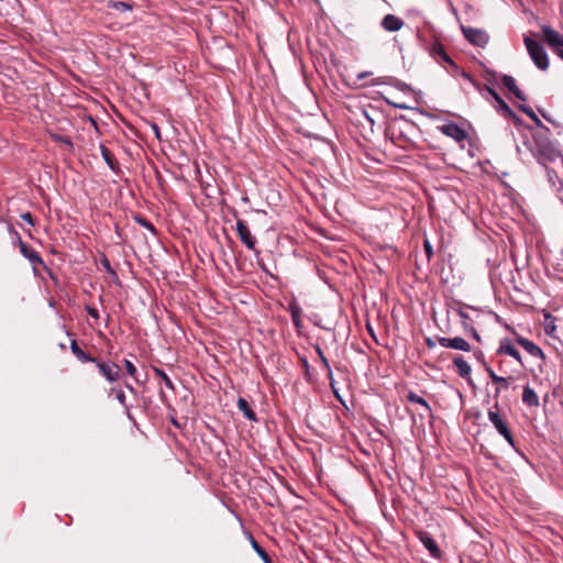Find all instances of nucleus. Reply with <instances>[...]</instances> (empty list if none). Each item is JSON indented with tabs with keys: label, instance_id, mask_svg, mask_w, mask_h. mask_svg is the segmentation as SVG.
Here are the masks:
<instances>
[{
	"label": "nucleus",
	"instance_id": "f257e3e1",
	"mask_svg": "<svg viewBox=\"0 0 563 563\" xmlns=\"http://www.w3.org/2000/svg\"><path fill=\"white\" fill-rule=\"evenodd\" d=\"M523 42L534 65L540 70H547L549 67V58L544 47L538 41L529 36H525Z\"/></svg>",
	"mask_w": 563,
	"mask_h": 563
},
{
	"label": "nucleus",
	"instance_id": "f03ea898",
	"mask_svg": "<svg viewBox=\"0 0 563 563\" xmlns=\"http://www.w3.org/2000/svg\"><path fill=\"white\" fill-rule=\"evenodd\" d=\"M484 91L492 96L494 100L493 106L498 114L511 121L517 126L521 124V119L511 110V108L504 101V99L495 89L490 88L489 86H485Z\"/></svg>",
	"mask_w": 563,
	"mask_h": 563
},
{
	"label": "nucleus",
	"instance_id": "7ed1b4c3",
	"mask_svg": "<svg viewBox=\"0 0 563 563\" xmlns=\"http://www.w3.org/2000/svg\"><path fill=\"white\" fill-rule=\"evenodd\" d=\"M488 420L497 430V432L512 446L515 448V440L512 433L508 427V422L500 416L498 411V404L496 402L492 409L488 410Z\"/></svg>",
	"mask_w": 563,
	"mask_h": 563
},
{
	"label": "nucleus",
	"instance_id": "20e7f679",
	"mask_svg": "<svg viewBox=\"0 0 563 563\" xmlns=\"http://www.w3.org/2000/svg\"><path fill=\"white\" fill-rule=\"evenodd\" d=\"M387 137L396 146L409 151L413 147V142L406 135L405 130L400 123H391L386 130Z\"/></svg>",
	"mask_w": 563,
	"mask_h": 563
},
{
	"label": "nucleus",
	"instance_id": "39448f33",
	"mask_svg": "<svg viewBox=\"0 0 563 563\" xmlns=\"http://www.w3.org/2000/svg\"><path fill=\"white\" fill-rule=\"evenodd\" d=\"M418 38L422 43L423 47L429 52L430 56L433 57L435 60L445 62L451 65L454 64L439 40L434 38V41H432L431 43H427L420 35V33H418Z\"/></svg>",
	"mask_w": 563,
	"mask_h": 563
},
{
	"label": "nucleus",
	"instance_id": "423d86ee",
	"mask_svg": "<svg viewBox=\"0 0 563 563\" xmlns=\"http://www.w3.org/2000/svg\"><path fill=\"white\" fill-rule=\"evenodd\" d=\"M543 38L551 49L561 58H563V36L549 25L541 26Z\"/></svg>",
	"mask_w": 563,
	"mask_h": 563
},
{
	"label": "nucleus",
	"instance_id": "0eeeda50",
	"mask_svg": "<svg viewBox=\"0 0 563 563\" xmlns=\"http://www.w3.org/2000/svg\"><path fill=\"white\" fill-rule=\"evenodd\" d=\"M100 375H102L109 383H115L120 379L121 368L117 363L98 361L93 362Z\"/></svg>",
	"mask_w": 563,
	"mask_h": 563
},
{
	"label": "nucleus",
	"instance_id": "6e6552de",
	"mask_svg": "<svg viewBox=\"0 0 563 563\" xmlns=\"http://www.w3.org/2000/svg\"><path fill=\"white\" fill-rule=\"evenodd\" d=\"M438 129L443 135L453 139L455 142L460 143L462 147H464V144L462 143L467 139V133L459 124L454 122H448L440 125Z\"/></svg>",
	"mask_w": 563,
	"mask_h": 563
},
{
	"label": "nucleus",
	"instance_id": "1a4fd4ad",
	"mask_svg": "<svg viewBox=\"0 0 563 563\" xmlns=\"http://www.w3.org/2000/svg\"><path fill=\"white\" fill-rule=\"evenodd\" d=\"M236 232L241 240V242L251 251H254L256 254L258 251L256 250V238L251 233L250 228L245 223V221L239 219L236 221Z\"/></svg>",
	"mask_w": 563,
	"mask_h": 563
},
{
	"label": "nucleus",
	"instance_id": "9d476101",
	"mask_svg": "<svg viewBox=\"0 0 563 563\" xmlns=\"http://www.w3.org/2000/svg\"><path fill=\"white\" fill-rule=\"evenodd\" d=\"M14 238L18 241L21 254L29 260V262L33 265H44V262L40 254L31 246H29L25 242L22 241L20 234L16 231H13Z\"/></svg>",
	"mask_w": 563,
	"mask_h": 563
},
{
	"label": "nucleus",
	"instance_id": "9b49d317",
	"mask_svg": "<svg viewBox=\"0 0 563 563\" xmlns=\"http://www.w3.org/2000/svg\"><path fill=\"white\" fill-rule=\"evenodd\" d=\"M417 538L419 541L423 544V547L429 551L430 555L433 559H440L442 555V552L440 548L438 547L435 540L431 537L430 533L423 530H419L416 532Z\"/></svg>",
	"mask_w": 563,
	"mask_h": 563
},
{
	"label": "nucleus",
	"instance_id": "f8f14e48",
	"mask_svg": "<svg viewBox=\"0 0 563 563\" xmlns=\"http://www.w3.org/2000/svg\"><path fill=\"white\" fill-rule=\"evenodd\" d=\"M465 38L477 46H485L488 43L489 36L487 33L479 29L462 27Z\"/></svg>",
	"mask_w": 563,
	"mask_h": 563
},
{
	"label": "nucleus",
	"instance_id": "ddd939ff",
	"mask_svg": "<svg viewBox=\"0 0 563 563\" xmlns=\"http://www.w3.org/2000/svg\"><path fill=\"white\" fill-rule=\"evenodd\" d=\"M437 340H438L439 344L443 347H450V349L460 350V351H464V352L471 351V344L461 336H455V338L439 336Z\"/></svg>",
	"mask_w": 563,
	"mask_h": 563
},
{
	"label": "nucleus",
	"instance_id": "4468645a",
	"mask_svg": "<svg viewBox=\"0 0 563 563\" xmlns=\"http://www.w3.org/2000/svg\"><path fill=\"white\" fill-rule=\"evenodd\" d=\"M407 399L412 404H417L418 407H421V411H419V413H418L421 419H424V418L431 419L432 418V409L422 397H420L419 395H417L413 391H409L407 394Z\"/></svg>",
	"mask_w": 563,
	"mask_h": 563
},
{
	"label": "nucleus",
	"instance_id": "2eb2a0df",
	"mask_svg": "<svg viewBox=\"0 0 563 563\" xmlns=\"http://www.w3.org/2000/svg\"><path fill=\"white\" fill-rule=\"evenodd\" d=\"M516 341L531 356L539 357L541 360L544 358V354H543L542 350L537 344H534L532 341H530L521 335H517Z\"/></svg>",
	"mask_w": 563,
	"mask_h": 563
},
{
	"label": "nucleus",
	"instance_id": "dca6fc26",
	"mask_svg": "<svg viewBox=\"0 0 563 563\" xmlns=\"http://www.w3.org/2000/svg\"><path fill=\"white\" fill-rule=\"evenodd\" d=\"M404 24V20L394 14L385 15L380 23L382 27L388 32L399 31Z\"/></svg>",
	"mask_w": 563,
	"mask_h": 563
},
{
	"label": "nucleus",
	"instance_id": "f3484780",
	"mask_svg": "<svg viewBox=\"0 0 563 563\" xmlns=\"http://www.w3.org/2000/svg\"><path fill=\"white\" fill-rule=\"evenodd\" d=\"M501 82L505 88H507L517 99L521 101H526L525 93L517 86L516 79L510 75H504L501 77Z\"/></svg>",
	"mask_w": 563,
	"mask_h": 563
},
{
	"label": "nucleus",
	"instance_id": "a211bd4d",
	"mask_svg": "<svg viewBox=\"0 0 563 563\" xmlns=\"http://www.w3.org/2000/svg\"><path fill=\"white\" fill-rule=\"evenodd\" d=\"M498 354H506L511 357H514L516 361H518L522 365V360L519 351L512 345V343L509 340H503L500 342V345L497 350Z\"/></svg>",
	"mask_w": 563,
	"mask_h": 563
},
{
	"label": "nucleus",
	"instance_id": "6ab92c4d",
	"mask_svg": "<svg viewBox=\"0 0 563 563\" xmlns=\"http://www.w3.org/2000/svg\"><path fill=\"white\" fill-rule=\"evenodd\" d=\"M486 371H487L488 376L492 379V382L499 385V387H497V389H496V394L497 395L501 391V389H508L509 388V384L514 379L512 377H510V376L509 377L498 376L490 368H487Z\"/></svg>",
	"mask_w": 563,
	"mask_h": 563
},
{
	"label": "nucleus",
	"instance_id": "aec40b11",
	"mask_svg": "<svg viewBox=\"0 0 563 563\" xmlns=\"http://www.w3.org/2000/svg\"><path fill=\"white\" fill-rule=\"evenodd\" d=\"M316 352H317V354H318V356H319V358H320L324 369L327 371V375H328V378L330 380L331 389L333 390V393L335 395H338V391L335 389V383H334V379H333V373H332L331 366H330V364L328 362V358L324 356V353H323V351L321 350V347L319 345H317Z\"/></svg>",
	"mask_w": 563,
	"mask_h": 563
},
{
	"label": "nucleus",
	"instance_id": "412c9836",
	"mask_svg": "<svg viewBox=\"0 0 563 563\" xmlns=\"http://www.w3.org/2000/svg\"><path fill=\"white\" fill-rule=\"evenodd\" d=\"M541 159L545 163H554L556 159L561 158V152L556 148L551 147L550 145H545L540 151Z\"/></svg>",
	"mask_w": 563,
	"mask_h": 563
},
{
	"label": "nucleus",
	"instance_id": "4be33fe9",
	"mask_svg": "<svg viewBox=\"0 0 563 563\" xmlns=\"http://www.w3.org/2000/svg\"><path fill=\"white\" fill-rule=\"evenodd\" d=\"M70 350L73 352V354L82 363H87V362H90V363H93V362H97V358L96 357H92L90 355H88L77 343V341H71L70 343Z\"/></svg>",
	"mask_w": 563,
	"mask_h": 563
},
{
	"label": "nucleus",
	"instance_id": "5701e85b",
	"mask_svg": "<svg viewBox=\"0 0 563 563\" xmlns=\"http://www.w3.org/2000/svg\"><path fill=\"white\" fill-rule=\"evenodd\" d=\"M522 402L528 407H537L539 405V397L529 385L523 388Z\"/></svg>",
	"mask_w": 563,
	"mask_h": 563
},
{
	"label": "nucleus",
	"instance_id": "b1692460",
	"mask_svg": "<svg viewBox=\"0 0 563 563\" xmlns=\"http://www.w3.org/2000/svg\"><path fill=\"white\" fill-rule=\"evenodd\" d=\"M453 364L455 365L457 374L461 377L467 378L471 376L472 367L462 356L455 357L453 360Z\"/></svg>",
	"mask_w": 563,
	"mask_h": 563
},
{
	"label": "nucleus",
	"instance_id": "393cba45",
	"mask_svg": "<svg viewBox=\"0 0 563 563\" xmlns=\"http://www.w3.org/2000/svg\"><path fill=\"white\" fill-rule=\"evenodd\" d=\"M288 310L291 316L292 323L296 328L301 327V307L298 305L297 301L292 300L289 302Z\"/></svg>",
	"mask_w": 563,
	"mask_h": 563
},
{
	"label": "nucleus",
	"instance_id": "a878e982",
	"mask_svg": "<svg viewBox=\"0 0 563 563\" xmlns=\"http://www.w3.org/2000/svg\"><path fill=\"white\" fill-rule=\"evenodd\" d=\"M100 153H101L102 158L104 159V162L109 166V168L112 169V170H117L118 163H117L113 154L111 153V151L107 146L101 144L100 145Z\"/></svg>",
	"mask_w": 563,
	"mask_h": 563
},
{
	"label": "nucleus",
	"instance_id": "bb28decb",
	"mask_svg": "<svg viewBox=\"0 0 563 563\" xmlns=\"http://www.w3.org/2000/svg\"><path fill=\"white\" fill-rule=\"evenodd\" d=\"M238 408L243 412L245 418H247L249 420H251V421H255L256 420L255 412L251 408V406L247 402V400H245L244 398L240 397L238 399Z\"/></svg>",
	"mask_w": 563,
	"mask_h": 563
},
{
	"label": "nucleus",
	"instance_id": "cd10ccee",
	"mask_svg": "<svg viewBox=\"0 0 563 563\" xmlns=\"http://www.w3.org/2000/svg\"><path fill=\"white\" fill-rule=\"evenodd\" d=\"M556 318L551 316L550 313H544V331L545 334L551 338H556V325H555Z\"/></svg>",
	"mask_w": 563,
	"mask_h": 563
},
{
	"label": "nucleus",
	"instance_id": "c85d7f7f",
	"mask_svg": "<svg viewBox=\"0 0 563 563\" xmlns=\"http://www.w3.org/2000/svg\"><path fill=\"white\" fill-rule=\"evenodd\" d=\"M251 545L264 563H273L268 553L257 543L253 537H251Z\"/></svg>",
	"mask_w": 563,
	"mask_h": 563
},
{
	"label": "nucleus",
	"instance_id": "c756f323",
	"mask_svg": "<svg viewBox=\"0 0 563 563\" xmlns=\"http://www.w3.org/2000/svg\"><path fill=\"white\" fill-rule=\"evenodd\" d=\"M153 372L155 373V375L161 378L163 380V383L165 384L166 388L170 389V390H174V384L172 382V379L169 378V376L161 368L158 367H153Z\"/></svg>",
	"mask_w": 563,
	"mask_h": 563
},
{
	"label": "nucleus",
	"instance_id": "7c9ffc66",
	"mask_svg": "<svg viewBox=\"0 0 563 563\" xmlns=\"http://www.w3.org/2000/svg\"><path fill=\"white\" fill-rule=\"evenodd\" d=\"M519 109L522 112H525L536 124H538V125L541 124L540 119L538 118V115L534 113V111L530 107L525 106V104H520Z\"/></svg>",
	"mask_w": 563,
	"mask_h": 563
},
{
	"label": "nucleus",
	"instance_id": "2f4dec72",
	"mask_svg": "<svg viewBox=\"0 0 563 563\" xmlns=\"http://www.w3.org/2000/svg\"><path fill=\"white\" fill-rule=\"evenodd\" d=\"M123 364H124V367H125V369H126V373H128L132 378H134V380H136V382H137V377H136V375H137V369H136L135 365L132 363V361H130V360L125 358V360L123 361Z\"/></svg>",
	"mask_w": 563,
	"mask_h": 563
},
{
	"label": "nucleus",
	"instance_id": "473e14b6",
	"mask_svg": "<svg viewBox=\"0 0 563 563\" xmlns=\"http://www.w3.org/2000/svg\"><path fill=\"white\" fill-rule=\"evenodd\" d=\"M110 8L120 12H125L132 10V4L123 1H115L110 4Z\"/></svg>",
	"mask_w": 563,
	"mask_h": 563
},
{
	"label": "nucleus",
	"instance_id": "72a5a7b5",
	"mask_svg": "<svg viewBox=\"0 0 563 563\" xmlns=\"http://www.w3.org/2000/svg\"><path fill=\"white\" fill-rule=\"evenodd\" d=\"M52 139L57 143H62L68 147H73V142H71L70 137L67 135L52 134Z\"/></svg>",
	"mask_w": 563,
	"mask_h": 563
},
{
	"label": "nucleus",
	"instance_id": "f704fd0d",
	"mask_svg": "<svg viewBox=\"0 0 563 563\" xmlns=\"http://www.w3.org/2000/svg\"><path fill=\"white\" fill-rule=\"evenodd\" d=\"M545 168H547V174H548L549 181L552 185H555V179L559 180L558 173L553 168H551L549 166H547Z\"/></svg>",
	"mask_w": 563,
	"mask_h": 563
},
{
	"label": "nucleus",
	"instance_id": "c9c22d12",
	"mask_svg": "<svg viewBox=\"0 0 563 563\" xmlns=\"http://www.w3.org/2000/svg\"><path fill=\"white\" fill-rule=\"evenodd\" d=\"M423 249L428 260L430 261L431 257L433 256V249L429 240H424Z\"/></svg>",
	"mask_w": 563,
	"mask_h": 563
},
{
	"label": "nucleus",
	"instance_id": "e433bc0d",
	"mask_svg": "<svg viewBox=\"0 0 563 563\" xmlns=\"http://www.w3.org/2000/svg\"><path fill=\"white\" fill-rule=\"evenodd\" d=\"M101 265L103 266V268H104L109 274H111V275H115V271L112 268V266H111V264H110L109 260H108L106 256H103V257L101 258Z\"/></svg>",
	"mask_w": 563,
	"mask_h": 563
},
{
	"label": "nucleus",
	"instance_id": "4c0bfd02",
	"mask_svg": "<svg viewBox=\"0 0 563 563\" xmlns=\"http://www.w3.org/2000/svg\"><path fill=\"white\" fill-rule=\"evenodd\" d=\"M115 397H117L118 401L121 405H123L124 407L128 408V406H126V397H125V394H124V391L122 389H119V390L115 391Z\"/></svg>",
	"mask_w": 563,
	"mask_h": 563
},
{
	"label": "nucleus",
	"instance_id": "58836bf2",
	"mask_svg": "<svg viewBox=\"0 0 563 563\" xmlns=\"http://www.w3.org/2000/svg\"><path fill=\"white\" fill-rule=\"evenodd\" d=\"M21 219L24 220L26 223H29L32 227L35 224L34 218L30 212L22 213Z\"/></svg>",
	"mask_w": 563,
	"mask_h": 563
},
{
	"label": "nucleus",
	"instance_id": "ea45409f",
	"mask_svg": "<svg viewBox=\"0 0 563 563\" xmlns=\"http://www.w3.org/2000/svg\"><path fill=\"white\" fill-rule=\"evenodd\" d=\"M86 311H87V313H88L91 318H93V319H96V320H98V319H99V312H98V310H97L96 308H93V307H91V306H86Z\"/></svg>",
	"mask_w": 563,
	"mask_h": 563
},
{
	"label": "nucleus",
	"instance_id": "a19ab883",
	"mask_svg": "<svg viewBox=\"0 0 563 563\" xmlns=\"http://www.w3.org/2000/svg\"><path fill=\"white\" fill-rule=\"evenodd\" d=\"M139 223L151 231H155L154 225L144 219H140Z\"/></svg>",
	"mask_w": 563,
	"mask_h": 563
},
{
	"label": "nucleus",
	"instance_id": "79ce46f5",
	"mask_svg": "<svg viewBox=\"0 0 563 563\" xmlns=\"http://www.w3.org/2000/svg\"><path fill=\"white\" fill-rule=\"evenodd\" d=\"M424 342H426V345L429 347V349H434L435 347V341L431 338H426L424 339Z\"/></svg>",
	"mask_w": 563,
	"mask_h": 563
},
{
	"label": "nucleus",
	"instance_id": "37998d69",
	"mask_svg": "<svg viewBox=\"0 0 563 563\" xmlns=\"http://www.w3.org/2000/svg\"><path fill=\"white\" fill-rule=\"evenodd\" d=\"M459 314L463 320L464 327H466V321L470 319L468 314L466 312H464L463 310H460Z\"/></svg>",
	"mask_w": 563,
	"mask_h": 563
},
{
	"label": "nucleus",
	"instance_id": "c03bdc74",
	"mask_svg": "<svg viewBox=\"0 0 563 563\" xmlns=\"http://www.w3.org/2000/svg\"><path fill=\"white\" fill-rule=\"evenodd\" d=\"M369 75H372V73H371V71H362V73H360V74L357 75V79H358V80H362V79H364V78L368 77Z\"/></svg>",
	"mask_w": 563,
	"mask_h": 563
},
{
	"label": "nucleus",
	"instance_id": "a18cd8bd",
	"mask_svg": "<svg viewBox=\"0 0 563 563\" xmlns=\"http://www.w3.org/2000/svg\"><path fill=\"white\" fill-rule=\"evenodd\" d=\"M471 331H472V335H473V338H474V339H476L477 341H479V340H481V336H479V334L477 333V331H476L474 328H472V329H471Z\"/></svg>",
	"mask_w": 563,
	"mask_h": 563
},
{
	"label": "nucleus",
	"instance_id": "49530a36",
	"mask_svg": "<svg viewBox=\"0 0 563 563\" xmlns=\"http://www.w3.org/2000/svg\"><path fill=\"white\" fill-rule=\"evenodd\" d=\"M380 84H383V80L380 78H377L372 81L371 86H376V85H380Z\"/></svg>",
	"mask_w": 563,
	"mask_h": 563
},
{
	"label": "nucleus",
	"instance_id": "de8ad7c7",
	"mask_svg": "<svg viewBox=\"0 0 563 563\" xmlns=\"http://www.w3.org/2000/svg\"><path fill=\"white\" fill-rule=\"evenodd\" d=\"M125 387H126V389H128V390H130L131 393H133V394L135 393V389H134V387H133L131 384L125 383Z\"/></svg>",
	"mask_w": 563,
	"mask_h": 563
},
{
	"label": "nucleus",
	"instance_id": "09e8293b",
	"mask_svg": "<svg viewBox=\"0 0 563 563\" xmlns=\"http://www.w3.org/2000/svg\"><path fill=\"white\" fill-rule=\"evenodd\" d=\"M543 118L548 121H550V119L548 118V115H545L544 113H542Z\"/></svg>",
	"mask_w": 563,
	"mask_h": 563
},
{
	"label": "nucleus",
	"instance_id": "8fccbe9b",
	"mask_svg": "<svg viewBox=\"0 0 563 563\" xmlns=\"http://www.w3.org/2000/svg\"><path fill=\"white\" fill-rule=\"evenodd\" d=\"M154 129H155L156 135L158 136V128L154 126Z\"/></svg>",
	"mask_w": 563,
	"mask_h": 563
}]
</instances>
